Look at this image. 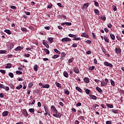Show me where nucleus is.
I'll use <instances>...</instances> for the list:
<instances>
[{"label":"nucleus","mask_w":124,"mask_h":124,"mask_svg":"<svg viewBox=\"0 0 124 124\" xmlns=\"http://www.w3.org/2000/svg\"><path fill=\"white\" fill-rule=\"evenodd\" d=\"M101 84L102 87H104V86H106L107 85V83H105V82L103 83L102 82H101Z\"/></svg>","instance_id":"c756f323"},{"label":"nucleus","mask_w":124,"mask_h":124,"mask_svg":"<svg viewBox=\"0 0 124 124\" xmlns=\"http://www.w3.org/2000/svg\"><path fill=\"white\" fill-rule=\"evenodd\" d=\"M43 45H44L45 46H46V48H47V49H48V48H49V45H48V44H47V43H46V42L45 41V40H43Z\"/></svg>","instance_id":"423d86ee"},{"label":"nucleus","mask_w":124,"mask_h":124,"mask_svg":"<svg viewBox=\"0 0 124 124\" xmlns=\"http://www.w3.org/2000/svg\"><path fill=\"white\" fill-rule=\"evenodd\" d=\"M96 90L99 92V93H103L102 90H101V89H100L99 87H96Z\"/></svg>","instance_id":"ddd939ff"},{"label":"nucleus","mask_w":124,"mask_h":124,"mask_svg":"<svg viewBox=\"0 0 124 124\" xmlns=\"http://www.w3.org/2000/svg\"><path fill=\"white\" fill-rule=\"evenodd\" d=\"M37 67H38L37 65H34L33 69H34V70H35V71H37V70H38Z\"/></svg>","instance_id":"a878e982"},{"label":"nucleus","mask_w":124,"mask_h":124,"mask_svg":"<svg viewBox=\"0 0 124 124\" xmlns=\"http://www.w3.org/2000/svg\"><path fill=\"white\" fill-rule=\"evenodd\" d=\"M0 72H1V73H2L3 74H5V70H0Z\"/></svg>","instance_id":"de8ad7c7"},{"label":"nucleus","mask_w":124,"mask_h":124,"mask_svg":"<svg viewBox=\"0 0 124 124\" xmlns=\"http://www.w3.org/2000/svg\"><path fill=\"white\" fill-rule=\"evenodd\" d=\"M16 88L17 90H20L21 89V88H23V85L20 84V85H19V86H17Z\"/></svg>","instance_id":"b1692460"},{"label":"nucleus","mask_w":124,"mask_h":124,"mask_svg":"<svg viewBox=\"0 0 124 124\" xmlns=\"http://www.w3.org/2000/svg\"><path fill=\"white\" fill-rule=\"evenodd\" d=\"M23 113L25 116H28L29 115V114H28V112H27V110L26 109L23 110Z\"/></svg>","instance_id":"aec40b11"},{"label":"nucleus","mask_w":124,"mask_h":124,"mask_svg":"<svg viewBox=\"0 0 124 124\" xmlns=\"http://www.w3.org/2000/svg\"><path fill=\"white\" fill-rule=\"evenodd\" d=\"M45 52H46V53H47V54H50V51H49L48 49H45Z\"/></svg>","instance_id":"4c0bfd02"},{"label":"nucleus","mask_w":124,"mask_h":124,"mask_svg":"<svg viewBox=\"0 0 124 124\" xmlns=\"http://www.w3.org/2000/svg\"><path fill=\"white\" fill-rule=\"evenodd\" d=\"M55 84L58 87V88H62V86L61 85V84L60 83L56 82Z\"/></svg>","instance_id":"f3484780"},{"label":"nucleus","mask_w":124,"mask_h":124,"mask_svg":"<svg viewBox=\"0 0 124 124\" xmlns=\"http://www.w3.org/2000/svg\"><path fill=\"white\" fill-rule=\"evenodd\" d=\"M110 83H111V86H115V82H114V80H111Z\"/></svg>","instance_id":"2f4dec72"},{"label":"nucleus","mask_w":124,"mask_h":124,"mask_svg":"<svg viewBox=\"0 0 124 124\" xmlns=\"http://www.w3.org/2000/svg\"><path fill=\"white\" fill-rule=\"evenodd\" d=\"M54 51L55 53H57V54H61V52L56 48L54 49Z\"/></svg>","instance_id":"bb28decb"},{"label":"nucleus","mask_w":124,"mask_h":124,"mask_svg":"<svg viewBox=\"0 0 124 124\" xmlns=\"http://www.w3.org/2000/svg\"><path fill=\"white\" fill-rule=\"evenodd\" d=\"M10 7L12 9H17V8L15 6L11 5Z\"/></svg>","instance_id":"79ce46f5"},{"label":"nucleus","mask_w":124,"mask_h":124,"mask_svg":"<svg viewBox=\"0 0 124 124\" xmlns=\"http://www.w3.org/2000/svg\"><path fill=\"white\" fill-rule=\"evenodd\" d=\"M86 43H88V44H91L92 43V41L91 40H87L85 41Z\"/></svg>","instance_id":"864d4df0"},{"label":"nucleus","mask_w":124,"mask_h":124,"mask_svg":"<svg viewBox=\"0 0 124 124\" xmlns=\"http://www.w3.org/2000/svg\"><path fill=\"white\" fill-rule=\"evenodd\" d=\"M115 51L116 52V54H120V53H122V50L121 49V48H116Z\"/></svg>","instance_id":"39448f33"},{"label":"nucleus","mask_w":124,"mask_h":124,"mask_svg":"<svg viewBox=\"0 0 124 124\" xmlns=\"http://www.w3.org/2000/svg\"><path fill=\"white\" fill-rule=\"evenodd\" d=\"M5 91H6V92H8V91H9V87L6 86V87H5Z\"/></svg>","instance_id":"6e6d98bb"},{"label":"nucleus","mask_w":124,"mask_h":124,"mask_svg":"<svg viewBox=\"0 0 124 124\" xmlns=\"http://www.w3.org/2000/svg\"><path fill=\"white\" fill-rule=\"evenodd\" d=\"M4 32L8 33V34H11V31H10L9 30H4Z\"/></svg>","instance_id":"dca6fc26"},{"label":"nucleus","mask_w":124,"mask_h":124,"mask_svg":"<svg viewBox=\"0 0 124 124\" xmlns=\"http://www.w3.org/2000/svg\"><path fill=\"white\" fill-rule=\"evenodd\" d=\"M23 47L21 46H17L16 48H15V51H20V50H22Z\"/></svg>","instance_id":"f8f14e48"},{"label":"nucleus","mask_w":124,"mask_h":124,"mask_svg":"<svg viewBox=\"0 0 124 124\" xmlns=\"http://www.w3.org/2000/svg\"><path fill=\"white\" fill-rule=\"evenodd\" d=\"M89 6V3H85L82 7V9L84 10V9H86V8H88V7Z\"/></svg>","instance_id":"20e7f679"},{"label":"nucleus","mask_w":124,"mask_h":124,"mask_svg":"<svg viewBox=\"0 0 124 124\" xmlns=\"http://www.w3.org/2000/svg\"><path fill=\"white\" fill-rule=\"evenodd\" d=\"M21 31H28V30L25 28H22Z\"/></svg>","instance_id":"f704fd0d"},{"label":"nucleus","mask_w":124,"mask_h":124,"mask_svg":"<svg viewBox=\"0 0 124 124\" xmlns=\"http://www.w3.org/2000/svg\"><path fill=\"white\" fill-rule=\"evenodd\" d=\"M81 105H82V104H81V103L79 102L77 104L76 106H81Z\"/></svg>","instance_id":"338daca9"},{"label":"nucleus","mask_w":124,"mask_h":124,"mask_svg":"<svg viewBox=\"0 0 124 124\" xmlns=\"http://www.w3.org/2000/svg\"><path fill=\"white\" fill-rule=\"evenodd\" d=\"M9 86H10L11 89L14 90V85H13V84H9Z\"/></svg>","instance_id":"603ef678"},{"label":"nucleus","mask_w":124,"mask_h":124,"mask_svg":"<svg viewBox=\"0 0 124 124\" xmlns=\"http://www.w3.org/2000/svg\"><path fill=\"white\" fill-rule=\"evenodd\" d=\"M14 47V44L11 43L10 46V49H12Z\"/></svg>","instance_id":"e433bc0d"},{"label":"nucleus","mask_w":124,"mask_h":124,"mask_svg":"<svg viewBox=\"0 0 124 124\" xmlns=\"http://www.w3.org/2000/svg\"><path fill=\"white\" fill-rule=\"evenodd\" d=\"M35 103V100H33L32 103H29V105H33Z\"/></svg>","instance_id":"ea45409f"},{"label":"nucleus","mask_w":124,"mask_h":124,"mask_svg":"<svg viewBox=\"0 0 124 124\" xmlns=\"http://www.w3.org/2000/svg\"><path fill=\"white\" fill-rule=\"evenodd\" d=\"M94 69V66H92V67H90L89 68V70H93Z\"/></svg>","instance_id":"a19ab883"},{"label":"nucleus","mask_w":124,"mask_h":124,"mask_svg":"<svg viewBox=\"0 0 124 124\" xmlns=\"http://www.w3.org/2000/svg\"><path fill=\"white\" fill-rule=\"evenodd\" d=\"M0 88L1 89H5V86L3 84H0Z\"/></svg>","instance_id":"c9c22d12"},{"label":"nucleus","mask_w":124,"mask_h":124,"mask_svg":"<svg viewBox=\"0 0 124 124\" xmlns=\"http://www.w3.org/2000/svg\"><path fill=\"white\" fill-rule=\"evenodd\" d=\"M106 124H111V121H107V122H106Z\"/></svg>","instance_id":"774afa93"},{"label":"nucleus","mask_w":124,"mask_h":124,"mask_svg":"<svg viewBox=\"0 0 124 124\" xmlns=\"http://www.w3.org/2000/svg\"><path fill=\"white\" fill-rule=\"evenodd\" d=\"M104 39H105V41H106L107 42V43H109V40H108V38H107V37H105Z\"/></svg>","instance_id":"58836bf2"},{"label":"nucleus","mask_w":124,"mask_h":124,"mask_svg":"<svg viewBox=\"0 0 124 124\" xmlns=\"http://www.w3.org/2000/svg\"><path fill=\"white\" fill-rule=\"evenodd\" d=\"M90 97L92 99H93L94 100H96V99H97V98L96 96H94V95H90Z\"/></svg>","instance_id":"0eeeda50"},{"label":"nucleus","mask_w":124,"mask_h":124,"mask_svg":"<svg viewBox=\"0 0 124 124\" xmlns=\"http://www.w3.org/2000/svg\"><path fill=\"white\" fill-rule=\"evenodd\" d=\"M9 76H10V77H11V78H13V77H14V75L12 73H9Z\"/></svg>","instance_id":"cd10ccee"},{"label":"nucleus","mask_w":124,"mask_h":124,"mask_svg":"<svg viewBox=\"0 0 124 124\" xmlns=\"http://www.w3.org/2000/svg\"><path fill=\"white\" fill-rule=\"evenodd\" d=\"M94 12L95 13V14H96L97 15H99V11H98V10L95 9L94 10Z\"/></svg>","instance_id":"412c9836"},{"label":"nucleus","mask_w":124,"mask_h":124,"mask_svg":"<svg viewBox=\"0 0 124 124\" xmlns=\"http://www.w3.org/2000/svg\"><path fill=\"white\" fill-rule=\"evenodd\" d=\"M81 36H82V37H86V38H88L89 37V35H88L87 34H86L85 33H83Z\"/></svg>","instance_id":"1a4fd4ad"},{"label":"nucleus","mask_w":124,"mask_h":124,"mask_svg":"<svg viewBox=\"0 0 124 124\" xmlns=\"http://www.w3.org/2000/svg\"><path fill=\"white\" fill-rule=\"evenodd\" d=\"M76 89L77 90V91H78V92H79V93H81V92H82V89H81V88H80L79 87H77L76 88Z\"/></svg>","instance_id":"5701e85b"},{"label":"nucleus","mask_w":124,"mask_h":124,"mask_svg":"<svg viewBox=\"0 0 124 124\" xmlns=\"http://www.w3.org/2000/svg\"><path fill=\"white\" fill-rule=\"evenodd\" d=\"M73 40H76V41H78V40H80V38L79 37H75L73 38Z\"/></svg>","instance_id":"a18cd8bd"},{"label":"nucleus","mask_w":124,"mask_h":124,"mask_svg":"<svg viewBox=\"0 0 124 124\" xmlns=\"http://www.w3.org/2000/svg\"><path fill=\"white\" fill-rule=\"evenodd\" d=\"M64 93H65V94L68 95L69 94V91L66 90L64 91Z\"/></svg>","instance_id":"49530a36"},{"label":"nucleus","mask_w":124,"mask_h":124,"mask_svg":"<svg viewBox=\"0 0 124 124\" xmlns=\"http://www.w3.org/2000/svg\"><path fill=\"white\" fill-rule=\"evenodd\" d=\"M43 89H45V88H46V89H49V88H50V85H49V84H46L45 85L43 86Z\"/></svg>","instance_id":"2eb2a0df"},{"label":"nucleus","mask_w":124,"mask_h":124,"mask_svg":"<svg viewBox=\"0 0 124 124\" xmlns=\"http://www.w3.org/2000/svg\"><path fill=\"white\" fill-rule=\"evenodd\" d=\"M6 51L5 50H1L0 51V54H5Z\"/></svg>","instance_id":"c03bdc74"},{"label":"nucleus","mask_w":124,"mask_h":124,"mask_svg":"<svg viewBox=\"0 0 124 124\" xmlns=\"http://www.w3.org/2000/svg\"><path fill=\"white\" fill-rule=\"evenodd\" d=\"M111 112L114 113V114H117L118 113V110L116 109H112Z\"/></svg>","instance_id":"7c9ffc66"},{"label":"nucleus","mask_w":124,"mask_h":124,"mask_svg":"<svg viewBox=\"0 0 124 124\" xmlns=\"http://www.w3.org/2000/svg\"><path fill=\"white\" fill-rule=\"evenodd\" d=\"M57 115L58 116V118H61V117H62V114L61 113H57Z\"/></svg>","instance_id":"e2e57ef3"},{"label":"nucleus","mask_w":124,"mask_h":124,"mask_svg":"<svg viewBox=\"0 0 124 124\" xmlns=\"http://www.w3.org/2000/svg\"><path fill=\"white\" fill-rule=\"evenodd\" d=\"M52 59H57L59 58V55H54L52 57Z\"/></svg>","instance_id":"473e14b6"},{"label":"nucleus","mask_w":124,"mask_h":124,"mask_svg":"<svg viewBox=\"0 0 124 124\" xmlns=\"http://www.w3.org/2000/svg\"><path fill=\"white\" fill-rule=\"evenodd\" d=\"M53 117H55V118H59V116H58V113L56 114H53Z\"/></svg>","instance_id":"8fccbe9b"},{"label":"nucleus","mask_w":124,"mask_h":124,"mask_svg":"<svg viewBox=\"0 0 124 124\" xmlns=\"http://www.w3.org/2000/svg\"><path fill=\"white\" fill-rule=\"evenodd\" d=\"M71 41V39L69 38H64L62 39V42H69Z\"/></svg>","instance_id":"f257e3e1"},{"label":"nucleus","mask_w":124,"mask_h":124,"mask_svg":"<svg viewBox=\"0 0 124 124\" xmlns=\"http://www.w3.org/2000/svg\"><path fill=\"white\" fill-rule=\"evenodd\" d=\"M74 71L76 73H77L78 74L79 73V69H78V68L76 67L74 69Z\"/></svg>","instance_id":"4468645a"},{"label":"nucleus","mask_w":124,"mask_h":124,"mask_svg":"<svg viewBox=\"0 0 124 124\" xmlns=\"http://www.w3.org/2000/svg\"><path fill=\"white\" fill-rule=\"evenodd\" d=\"M29 111L30 113H34V108H30Z\"/></svg>","instance_id":"4be33fe9"},{"label":"nucleus","mask_w":124,"mask_h":124,"mask_svg":"<svg viewBox=\"0 0 124 124\" xmlns=\"http://www.w3.org/2000/svg\"><path fill=\"white\" fill-rule=\"evenodd\" d=\"M16 74L21 75L22 74V72L20 71H16Z\"/></svg>","instance_id":"3c124183"},{"label":"nucleus","mask_w":124,"mask_h":124,"mask_svg":"<svg viewBox=\"0 0 124 124\" xmlns=\"http://www.w3.org/2000/svg\"><path fill=\"white\" fill-rule=\"evenodd\" d=\"M104 64H105V65H106V66H109V67H113V64L108 62H104Z\"/></svg>","instance_id":"7ed1b4c3"},{"label":"nucleus","mask_w":124,"mask_h":124,"mask_svg":"<svg viewBox=\"0 0 124 124\" xmlns=\"http://www.w3.org/2000/svg\"><path fill=\"white\" fill-rule=\"evenodd\" d=\"M68 36L70 37H74V36H76V35L72 34H69Z\"/></svg>","instance_id":"09e8293b"},{"label":"nucleus","mask_w":124,"mask_h":124,"mask_svg":"<svg viewBox=\"0 0 124 124\" xmlns=\"http://www.w3.org/2000/svg\"><path fill=\"white\" fill-rule=\"evenodd\" d=\"M108 27L111 29V28H112V24H111V23L108 24Z\"/></svg>","instance_id":"13d9d810"},{"label":"nucleus","mask_w":124,"mask_h":124,"mask_svg":"<svg viewBox=\"0 0 124 124\" xmlns=\"http://www.w3.org/2000/svg\"><path fill=\"white\" fill-rule=\"evenodd\" d=\"M52 5H53L52 4H50L48 5L47 8H51V7H52Z\"/></svg>","instance_id":"0e129e2a"},{"label":"nucleus","mask_w":124,"mask_h":124,"mask_svg":"<svg viewBox=\"0 0 124 124\" xmlns=\"http://www.w3.org/2000/svg\"><path fill=\"white\" fill-rule=\"evenodd\" d=\"M94 63H95V64H97V60L96 59H94Z\"/></svg>","instance_id":"680f3d73"},{"label":"nucleus","mask_w":124,"mask_h":124,"mask_svg":"<svg viewBox=\"0 0 124 124\" xmlns=\"http://www.w3.org/2000/svg\"><path fill=\"white\" fill-rule=\"evenodd\" d=\"M90 92H91V91L89 89H87L85 91L86 93H87V94H90Z\"/></svg>","instance_id":"37998d69"},{"label":"nucleus","mask_w":124,"mask_h":124,"mask_svg":"<svg viewBox=\"0 0 124 124\" xmlns=\"http://www.w3.org/2000/svg\"><path fill=\"white\" fill-rule=\"evenodd\" d=\"M107 106L108 107V108H113V107H114V106H113V105H110V104H108L107 105Z\"/></svg>","instance_id":"c85d7f7f"},{"label":"nucleus","mask_w":124,"mask_h":124,"mask_svg":"<svg viewBox=\"0 0 124 124\" xmlns=\"http://www.w3.org/2000/svg\"><path fill=\"white\" fill-rule=\"evenodd\" d=\"M8 111H4L2 113L3 117H6V116H8Z\"/></svg>","instance_id":"6e6552de"},{"label":"nucleus","mask_w":124,"mask_h":124,"mask_svg":"<svg viewBox=\"0 0 124 124\" xmlns=\"http://www.w3.org/2000/svg\"><path fill=\"white\" fill-rule=\"evenodd\" d=\"M110 36L112 40H115V35H114V34L110 33Z\"/></svg>","instance_id":"9b49d317"},{"label":"nucleus","mask_w":124,"mask_h":124,"mask_svg":"<svg viewBox=\"0 0 124 124\" xmlns=\"http://www.w3.org/2000/svg\"><path fill=\"white\" fill-rule=\"evenodd\" d=\"M113 10L114 11H116L117 10V7H116L115 6H113Z\"/></svg>","instance_id":"bf43d9fd"},{"label":"nucleus","mask_w":124,"mask_h":124,"mask_svg":"<svg viewBox=\"0 0 124 124\" xmlns=\"http://www.w3.org/2000/svg\"><path fill=\"white\" fill-rule=\"evenodd\" d=\"M65 25H66L67 26H71L72 24L70 22H65Z\"/></svg>","instance_id":"72a5a7b5"},{"label":"nucleus","mask_w":124,"mask_h":124,"mask_svg":"<svg viewBox=\"0 0 124 124\" xmlns=\"http://www.w3.org/2000/svg\"><path fill=\"white\" fill-rule=\"evenodd\" d=\"M45 30H50V27H49V26H47V27H45Z\"/></svg>","instance_id":"69168bd1"},{"label":"nucleus","mask_w":124,"mask_h":124,"mask_svg":"<svg viewBox=\"0 0 124 124\" xmlns=\"http://www.w3.org/2000/svg\"><path fill=\"white\" fill-rule=\"evenodd\" d=\"M51 109L53 113H55L56 114L58 113V110H57V108H56V107L54 106H51Z\"/></svg>","instance_id":"f03ea898"},{"label":"nucleus","mask_w":124,"mask_h":124,"mask_svg":"<svg viewBox=\"0 0 124 124\" xmlns=\"http://www.w3.org/2000/svg\"><path fill=\"white\" fill-rule=\"evenodd\" d=\"M84 81L85 83H89V82H90V79L88 78H84Z\"/></svg>","instance_id":"9d476101"},{"label":"nucleus","mask_w":124,"mask_h":124,"mask_svg":"<svg viewBox=\"0 0 124 124\" xmlns=\"http://www.w3.org/2000/svg\"><path fill=\"white\" fill-rule=\"evenodd\" d=\"M63 76H64V77H66V78H68V73H67V72H64Z\"/></svg>","instance_id":"a211bd4d"},{"label":"nucleus","mask_w":124,"mask_h":124,"mask_svg":"<svg viewBox=\"0 0 124 124\" xmlns=\"http://www.w3.org/2000/svg\"><path fill=\"white\" fill-rule=\"evenodd\" d=\"M72 46L73 47H74V48H76V47H77V44L76 43L73 44L72 45Z\"/></svg>","instance_id":"5fc2aeb1"},{"label":"nucleus","mask_w":124,"mask_h":124,"mask_svg":"<svg viewBox=\"0 0 124 124\" xmlns=\"http://www.w3.org/2000/svg\"><path fill=\"white\" fill-rule=\"evenodd\" d=\"M12 65L11 63H8L7 65L5 66V68H11Z\"/></svg>","instance_id":"6ab92c4d"},{"label":"nucleus","mask_w":124,"mask_h":124,"mask_svg":"<svg viewBox=\"0 0 124 124\" xmlns=\"http://www.w3.org/2000/svg\"><path fill=\"white\" fill-rule=\"evenodd\" d=\"M116 38H117V39L118 40H119V41L122 40V38H121V37H120V36H117V37H116Z\"/></svg>","instance_id":"052dcab7"},{"label":"nucleus","mask_w":124,"mask_h":124,"mask_svg":"<svg viewBox=\"0 0 124 124\" xmlns=\"http://www.w3.org/2000/svg\"><path fill=\"white\" fill-rule=\"evenodd\" d=\"M48 41L49 43H52L53 42V38H49L48 39Z\"/></svg>","instance_id":"393cba45"},{"label":"nucleus","mask_w":124,"mask_h":124,"mask_svg":"<svg viewBox=\"0 0 124 124\" xmlns=\"http://www.w3.org/2000/svg\"><path fill=\"white\" fill-rule=\"evenodd\" d=\"M33 85V84H32V83H30L29 84V88H31V87H32V86Z\"/></svg>","instance_id":"4d7b16f0"}]
</instances>
